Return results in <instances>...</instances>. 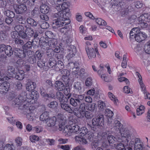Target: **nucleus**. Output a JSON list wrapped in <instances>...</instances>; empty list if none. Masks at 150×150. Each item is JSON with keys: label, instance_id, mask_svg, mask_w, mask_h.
<instances>
[{"label": "nucleus", "instance_id": "f257e3e1", "mask_svg": "<svg viewBox=\"0 0 150 150\" xmlns=\"http://www.w3.org/2000/svg\"><path fill=\"white\" fill-rule=\"evenodd\" d=\"M37 96V93L34 91L32 92L30 95L27 96L25 100H24L20 106V108L30 109V105L36 100Z\"/></svg>", "mask_w": 150, "mask_h": 150}, {"label": "nucleus", "instance_id": "f03ea898", "mask_svg": "<svg viewBox=\"0 0 150 150\" xmlns=\"http://www.w3.org/2000/svg\"><path fill=\"white\" fill-rule=\"evenodd\" d=\"M139 28H134L130 31L129 34L130 38H147L145 33L140 31Z\"/></svg>", "mask_w": 150, "mask_h": 150}, {"label": "nucleus", "instance_id": "7ed1b4c3", "mask_svg": "<svg viewBox=\"0 0 150 150\" xmlns=\"http://www.w3.org/2000/svg\"><path fill=\"white\" fill-rule=\"evenodd\" d=\"M56 118L55 117H53L49 118L45 122L46 125L45 126L47 127H53L52 130L54 131H57L59 128L58 125H56Z\"/></svg>", "mask_w": 150, "mask_h": 150}, {"label": "nucleus", "instance_id": "20e7f679", "mask_svg": "<svg viewBox=\"0 0 150 150\" xmlns=\"http://www.w3.org/2000/svg\"><path fill=\"white\" fill-rule=\"evenodd\" d=\"M86 51L88 58L90 59H93L96 57V53L99 54V52L97 48L94 49L89 47L87 46L86 47Z\"/></svg>", "mask_w": 150, "mask_h": 150}, {"label": "nucleus", "instance_id": "39448f33", "mask_svg": "<svg viewBox=\"0 0 150 150\" xmlns=\"http://www.w3.org/2000/svg\"><path fill=\"white\" fill-rule=\"evenodd\" d=\"M56 118L59 122L58 125L59 126L58 129L59 131H62L66 122V117L63 114L58 113L57 115Z\"/></svg>", "mask_w": 150, "mask_h": 150}, {"label": "nucleus", "instance_id": "423d86ee", "mask_svg": "<svg viewBox=\"0 0 150 150\" xmlns=\"http://www.w3.org/2000/svg\"><path fill=\"white\" fill-rule=\"evenodd\" d=\"M104 122V116L103 115H98L92 120V125L95 127L102 126Z\"/></svg>", "mask_w": 150, "mask_h": 150}, {"label": "nucleus", "instance_id": "0eeeda50", "mask_svg": "<svg viewBox=\"0 0 150 150\" xmlns=\"http://www.w3.org/2000/svg\"><path fill=\"white\" fill-rule=\"evenodd\" d=\"M25 35L22 36V38H31L33 37V38H37L38 36L37 33H35L31 28H28L27 26L25 32Z\"/></svg>", "mask_w": 150, "mask_h": 150}, {"label": "nucleus", "instance_id": "6e6552de", "mask_svg": "<svg viewBox=\"0 0 150 150\" xmlns=\"http://www.w3.org/2000/svg\"><path fill=\"white\" fill-rule=\"evenodd\" d=\"M112 125L113 127L111 129L116 132H119L120 133L123 129L122 125L118 120H115Z\"/></svg>", "mask_w": 150, "mask_h": 150}, {"label": "nucleus", "instance_id": "1a4fd4ad", "mask_svg": "<svg viewBox=\"0 0 150 150\" xmlns=\"http://www.w3.org/2000/svg\"><path fill=\"white\" fill-rule=\"evenodd\" d=\"M13 52L16 56L21 58H23L25 57L27 53L26 51H24L17 48L14 49Z\"/></svg>", "mask_w": 150, "mask_h": 150}, {"label": "nucleus", "instance_id": "9d476101", "mask_svg": "<svg viewBox=\"0 0 150 150\" xmlns=\"http://www.w3.org/2000/svg\"><path fill=\"white\" fill-rule=\"evenodd\" d=\"M68 51L67 57L69 59H70L75 55L76 52V47L73 45H71L69 47Z\"/></svg>", "mask_w": 150, "mask_h": 150}, {"label": "nucleus", "instance_id": "9b49d317", "mask_svg": "<svg viewBox=\"0 0 150 150\" xmlns=\"http://www.w3.org/2000/svg\"><path fill=\"white\" fill-rule=\"evenodd\" d=\"M10 87V84L6 81L0 83V92L6 93Z\"/></svg>", "mask_w": 150, "mask_h": 150}, {"label": "nucleus", "instance_id": "f8f14e48", "mask_svg": "<svg viewBox=\"0 0 150 150\" xmlns=\"http://www.w3.org/2000/svg\"><path fill=\"white\" fill-rule=\"evenodd\" d=\"M120 134L122 137L129 139L131 134L130 130L127 128H123L120 132Z\"/></svg>", "mask_w": 150, "mask_h": 150}, {"label": "nucleus", "instance_id": "ddd939ff", "mask_svg": "<svg viewBox=\"0 0 150 150\" xmlns=\"http://www.w3.org/2000/svg\"><path fill=\"white\" fill-rule=\"evenodd\" d=\"M24 27L26 28L27 27V25L23 24L22 25H15L14 27L15 30L17 31L19 33V34L21 36V38L23 35H25V32L23 31Z\"/></svg>", "mask_w": 150, "mask_h": 150}, {"label": "nucleus", "instance_id": "4468645a", "mask_svg": "<svg viewBox=\"0 0 150 150\" xmlns=\"http://www.w3.org/2000/svg\"><path fill=\"white\" fill-rule=\"evenodd\" d=\"M81 130H80L78 132L80 134V136H84L87 134V133L88 132V134H87V137L88 139H91V138H92L94 136L93 134L91 132H88L87 129L85 127H83L82 128H81Z\"/></svg>", "mask_w": 150, "mask_h": 150}, {"label": "nucleus", "instance_id": "2eb2a0df", "mask_svg": "<svg viewBox=\"0 0 150 150\" xmlns=\"http://www.w3.org/2000/svg\"><path fill=\"white\" fill-rule=\"evenodd\" d=\"M27 10V8L26 5L22 4L18 5L16 11L17 13L22 14L25 13Z\"/></svg>", "mask_w": 150, "mask_h": 150}, {"label": "nucleus", "instance_id": "dca6fc26", "mask_svg": "<svg viewBox=\"0 0 150 150\" xmlns=\"http://www.w3.org/2000/svg\"><path fill=\"white\" fill-rule=\"evenodd\" d=\"M55 88L58 91H62L65 89L64 83L59 81H56L54 84Z\"/></svg>", "mask_w": 150, "mask_h": 150}, {"label": "nucleus", "instance_id": "f3484780", "mask_svg": "<svg viewBox=\"0 0 150 150\" xmlns=\"http://www.w3.org/2000/svg\"><path fill=\"white\" fill-rule=\"evenodd\" d=\"M28 24V28H31V27H35L36 26L38 23L35 21L34 20L31 18H28L26 19V23Z\"/></svg>", "mask_w": 150, "mask_h": 150}, {"label": "nucleus", "instance_id": "a211bd4d", "mask_svg": "<svg viewBox=\"0 0 150 150\" xmlns=\"http://www.w3.org/2000/svg\"><path fill=\"white\" fill-rule=\"evenodd\" d=\"M36 86L35 83L28 81L26 85V89L27 91H31L35 89Z\"/></svg>", "mask_w": 150, "mask_h": 150}, {"label": "nucleus", "instance_id": "6ab92c4d", "mask_svg": "<svg viewBox=\"0 0 150 150\" xmlns=\"http://www.w3.org/2000/svg\"><path fill=\"white\" fill-rule=\"evenodd\" d=\"M4 144L2 142H0V150H3ZM12 146H14V144H7L6 145L4 148L3 150H13V148Z\"/></svg>", "mask_w": 150, "mask_h": 150}, {"label": "nucleus", "instance_id": "aec40b11", "mask_svg": "<svg viewBox=\"0 0 150 150\" xmlns=\"http://www.w3.org/2000/svg\"><path fill=\"white\" fill-rule=\"evenodd\" d=\"M56 97L57 99L59 100L60 103L61 102H64L67 101V99L66 98H64L63 93L59 91H57L56 93Z\"/></svg>", "mask_w": 150, "mask_h": 150}, {"label": "nucleus", "instance_id": "412c9836", "mask_svg": "<svg viewBox=\"0 0 150 150\" xmlns=\"http://www.w3.org/2000/svg\"><path fill=\"white\" fill-rule=\"evenodd\" d=\"M60 105L64 110L69 113H72V109L68 104L65 103L64 102H61L60 103Z\"/></svg>", "mask_w": 150, "mask_h": 150}, {"label": "nucleus", "instance_id": "4be33fe9", "mask_svg": "<svg viewBox=\"0 0 150 150\" xmlns=\"http://www.w3.org/2000/svg\"><path fill=\"white\" fill-rule=\"evenodd\" d=\"M136 75L138 78V81L140 85L141 88L142 90H144L145 89V86L143 82L142 78L141 75L138 72H136Z\"/></svg>", "mask_w": 150, "mask_h": 150}, {"label": "nucleus", "instance_id": "5701e85b", "mask_svg": "<svg viewBox=\"0 0 150 150\" xmlns=\"http://www.w3.org/2000/svg\"><path fill=\"white\" fill-rule=\"evenodd\" d=\"M49 118V115L47 112H45L42 113L40 115L39 117V119L40 121L45 122Z\"/></svg>", "mask_w": 150, "mask_h": 150}, {"label": "nucleus", "instance_id": "b1692460", "mask_svg": "<svg viewBox=\"0 0 150 150\" xmlns=\"http://www.w3.org/2000/svg\"><path fill=\"white\" fill-rule=\"evenodd\" d=\"M24 72L23 70H19L18 72L15 75V78L18 80H21L24 78Z\"/></svg>", "mask_w": 150, "mask_h": 150}, {"label": "nucleus", "instance_id": "393cba45", "mask_svg": "<svg viewBox=\"0 0 150 150\" xmlns=\"http://www.w3.org/2000/svg\"><path fill=\"white\" fill-rule=\"evenodd\" d=\"M75 139L76 142L79 143L81 144H86L87 142L85 139L79 136H75Z\"/></svg>", "mask_w": 150, "mask_h": 150}, {"label": "nucleus", "instance_id": "a878e982", "mask_svg": "<svg viewBox=\"0 0 150 150\" xmlns=\"http://www.w3.org/2000/svg\"><path fill=\"white\" fill-rule=\"evenodd\" d=\"M24 99L23 97L19 96L14 100V103H14L15 105H17L20 106Z\"/></svg>", "mask_w": 150, "mask_h": 150}, {"label": "nucleus", "instance_id": "bb28decb", "mask_svg": "<svg viewBox=\"0 0 150 150\" xmlns=\"http://www.w3.org/2000/svg\"><path fill=\"white\" fill-rule=\"evenodd\" d=\"M138 20L149 22V15L148 13H144L142 15H141L138 18Z\"/></svg>", "mask_w": 150, "mask_h": 150}, {"label": "nucleus", "instance_id": "cd10ccee", "mask_svg": "<svg viewBox=\"0 0 150 150\" xmlns=\"http://www.w3.org/2000/svg\"><path fill=\"white\" fill-rule=\"evenodd\" d=\"M79 64L77 62L74 63L71 62L69 64V67H70V69L73 70L76 69V70H79Z\"/></svg>", "mask_w": 150, "mask_h": 150}, {"label": "nucleus", "instance_id": "c85d7f7f", "mask_svg": "<svg viewBox=\"0 0 150 150\" xmlns=\"http://www.w3.org/2000/svg\"><path fill=\"white\" fill-rule=\"evenodd\" d=\"M69 129L70 132L75 133L79 131V127L78 125L74 124L69 126Z\"/></svg>", "mask_w": 150, "mask_h": 150}, {"label": "nucleus", "instance_id": "c756f323", "mask_svg": "<svg viewBox=\"0 0 150 150\" xmlns=\"http://www.w3.org/2000/svg\"><path fill=\"white\" fill-rule=\"evenodd\" d=\"M4 51L8 57H10L13 54V52L12 48L10 46H6Z\"/></svg>", "mask_w": 150, "mask_h": 150}, {"label": "nucleus", "instance_id": "7c9ffc66", "mask_svg": "<svg viewBox=\"0 0 150 150\" xmlns=\"http://www.w3.org/2000/svg\"><path fill=\"white\" fill-rule=\"evenodd\" d=\"M70 104L74 106H76L80 104L79 100L75 97V98H71L70 100Z\"/></svg>", "mask_w": 150, "mask_h": 150}, {"label": "nucleus", "instance_id": "2f4dec72", "mask_svg": "<svg viewBox=\"0 0 150 150\" xmlns=\"http://www.w3.org/2000/svg\"><path fill=\"white\" fill-rule=\"evenodd\" d=\"M56 64V61L54 58H51L50 59L47 65L49 67L51 68L55 66Z\"/></svg>", "mask_w": 150, "mask_h": 150}, {"label": "nucleus", "instance_id": "473e14b6", "mask_svg": "<svg viewBox=\"0 0 150 150\" xmlns=\"http://www.w3.org/2000/svg\"><path fill=\"white\" fill-rule=\"evenodd\" d=\"M16 20L18 22L22 24L25 25L26 23V19L22 16L19 15L17 16Z\"/></svg>", "mask_w": 150, "mask_h": 150}, {"label": "nucleus", "instance_id": "72a5a7b5", "mask_svg": "<svg viewBox=\"0 0 150 150\" xmlns=\"http://www.w3.org/2000/svg\"><path fill=\"white\" fill-rule=\"evenodd\" d=\"M4 15L8 17L13 18L15 17V14L13 11L8 10L4 11Z\"/></svg>", "mask_w": 150, "mask_h": 150}, {"label": "nucleus", "instance_id": "f704fd0d", "mask_svg": "<svg viewBox=\"0 0 150 150\" xmlns=\"http://www.w3.org/2000/svg\"><path fill=\"white\" fill-rule=\"evenodd\" d=\"M64 67L63 63L61 61H59L58 63H56V66H55V69L57 71H59L62 69Z\"/></svg>", "mask_w": 150, "mask_h": 150}, {"label": "nucleus", "instance_id": "c9c22d12", "mask_svg": "<svg viewBox=\"0 0 150 150\" xmlns=\"http://www.w3.org/2000/svg\"><path fill=\"white\" fill-rule=\"evenodd\" d=\"M145 108L144 106L140 105L139 108L137 109V115H142L144 112Z\"/></svg>", "mask_w": 150, "mask_h": 150}, {"label": "nucleus", "instance_id": "e433bc0d", "mask_svg": "<svg viewBox=\"0 0 150 150\" xmlns=\"http://www.w3.org/2000/svg\"><path fill=\"white\" fill-rule=\"evenodd\" d=\"M96 19V22L97 24L100 25H106V22L104 20L100 18H97Z\"/></svg>", "mask_w": 150, "mask_h": 150}, {"label": "nucleus", "instance_id": "4c0bfd02", "mask_svg": "<svg viewBox=\"0 0 150 150\" xmlns=\"http://www.w3.org/2000/svg\"><path fill=\"white\" fill-rule=\"evenodd\" d=\"M29 59H28L29 62L31 64H34L36 61L35 56L34 54H30L28 56Z\"/></svg>", "mask_w": 150, "mask_h": 150}, {"label": "nucleus", "instance_id": "58836bf2", "mask_svg": "<svg viewBox=\"0 0 150 150\" xmlns=\"http://www.w3.org/2000/svg\"><path fill=\"white\" fill-rule=\"evenodd\" d=\"M141 144L139 139L138 138H136L135 139L134 148L142 147Z\"/></svg>", "mask_w": 150, "mask_h": 150}, {"label": "nucleus", "instance_id": "ea45409f", "mask_svg": "<svg viewBox=\"0 0 150 150\" xmlns=\"http://www.w3.org/2000/svg\"><path fill=\"white\" fill-rule=\"evenodd\" d=\"M144 50L146 54H150V42H147L145 45L144 46Z\"/></svg>", "mask_w": 150, "mask_h": 150}, {"label": "nucleus", "instance_id": "a19ab883", "mask_svg": "<svg viewBox=\"0 0 150 150\" xmlns=\"http://www.w3.org/2000/svg\"><path fill=\"white\" fill-rule=\"evenodd\" d=\"M108 140L110 144L114 143L116 140V138L113 135H109L108 136Z\"/></svg>", "mask_w": 150, "mask_h": 150}, {"label": "nucleus", "instance_id": "79ce46f5", "mask_svg": "<svg viewBox=\"0 0 150 150\" xmlns=\"http://www.w3.org/2000/svg\"><path fill=\"white\" fill-rule=\"evenodd\" d=\"M96 104L93 103L92 104L88 105L87 107V109L91 112L93 111L96 108Z\"/></svg>", "mask_w": 150, "mask_h": 150}, {"label": "nucleus", "instance_id": "37998d69", "mask_svg": "<svg viewBox=\"0 0 150 150\" xmlns=\"http://www.w3.org/2000/svg\"><path fill=\"white\" fill-rule=\"evenodd\" d=\"M58 104L56 101H52L48 104V106L50 108L54 109L56 108Z\"/></svg>", "mask_w": 150, "mask_h": 150}, {"label": "nucleus", "instance_id": "c03bdc74", "mask_svg": "<svg viewBox=\"0 0 150 150\" xmlns=\"http://www.w3.org/2000/svg\"><path fill=\"white\" fill-rule=\"evenodd\" d=\"M115 148L118 150H123L124 149V145L122 143H117L116 144H115Z\"/></svg>", "mask_w": 150, "mask_h": 150}, {"label": "nucleus", "instance_id": "a18cd8bd", "mask_svg": "<svg viewBox=\"0 0 150 150\" xmlns=\"http://www.w3.org/2000/svg\"><path fill=\"white\" fill-rule=\"evenodd\" d=\"M23 141L22 139L20 137H18L15 139V141L16 145L18 146H20L21 145Z\"/></svg>", "mask_w": 150, "mask_h": 150}, {"label": "nucleus", "instance_id": "49530a36", "mask_svg": "<svg viewBox=\"0 0 150 150\" xmlns=\"http://www.w3.org/2000/svg\"><path fill=\"white\" fill-rule=\"evenodd\" d=\"M132 47H134V51L137 53L140 54L142 52V48L138 45H137L135 47L132 46Z\"/></svg>", "mask_w": 150, "mask_h": 150}, {"label": "nucleus", "instance_id": "de8ad7c7", "mask_svg": "<svg viewBox=\"0 0 150 150\" xmlns=\"http://www.w3.org/2000/svg\"><path fill=\"white\" fill-rule=\"evenodd\" d=\"M139 22V24L142 28H146L148 26V24L146 23V22L145 21H139L138 20Z\"/></svg>", "mask_w": 150, "mask_h": 150}, {"label": "nucleus", "instance_id": "09e8293b", "mask_svg": "<svg viewBox=\"0 0 150 150\" xmlns=\"http://www.w3.org/2000/svg\"><path fill=\"white\" fill-rule=\"evenodd\" d=\"M49 24L48 23L45 21H43L40 24L41 28L43 29H45L48 28L49 27Z\"/></svg>", "mask_w": 150, "mask_h": 150}, {"label": "nucleus", "instance_id": "8fccbe9b", "mask_svg": "<svg viewBox=\"0 0 150 150\" xmlns=\"http://www.w3.org/2000/svg\"><path fill=\"white\" fill-rule=\"evenodd\" d=\"M30 139L32 142H35V141H39V138L38 136L33 135L30 136Z\"/></svg>", "mask_w": 150, "mask_h": 150}, {"label": "nucleus", "instance_id": "3c124183", "mask_svg": "<svg viewBox=\"0 0 150 150\" xmlns=\"http://www.w3.org/2000/svg\"><path fill=\"white\" fill-rule=\"evenodd\" d=\"M98 107L101 110H102L106 108V105L104 102L100 101L98 102Z\"/></svg>", "mask_w": 150, "mask_h": 150}, {"label": "nucleus", "instance_id": "603ef678", "mask_svg": "<svg viewBox=\"0 0 150 150\" xmlns=\"http://www.w3.org/2000/svg\"><path fill=\"white\" fill-rule=\"evenodd\" d=\"M105 113L106 115L110 118L113 115L112 112L109 109H106Z\"/></svg>", "mask_w": 150, "mask_h": 150}, {"label": "nucleus", "instance_id": "864d4df0", "mask_svg": "<svg viewBox=\"0 0 150 150\" xmlns=\"http://www.w3.org/2000/svg\"><path fill=\"white\" fill-rule=\"evenodd\" d=\"M85 83L86 86H91L92 84V81L91 78L90 77L87 78L85 81Z\"/></svg>", "mask_w": 150, "mask_h": 150}, {"label": "nucleus", "instance_id": "5fc2aeb1", "mask_svg": "<svg viewBox=\"0 0 150 150\" xmlns=\"http://www.w3.org/2000/svg\"><path fill=\"white\" fill-rule=\"evenodd\" d=\"M11 38H19V37H21L18 32L15 31H12L11 33Z\"/></svg>", "mask_w": 150, "mask_h": 150}, {"label": "nucleus", "instance_id": "6e6d98bb", "mask_svg": "<svg viewBox=\"0 0 150 150\" xmlns=\"http://www.w3.org/2000/svg\"><path fill=\"white\" fill-rule=\"evenodd\" d=\"M85 117L87 119H91L94 116L93 113L86 111Z\"/></svg>", "mask_w": 150, "mask_h": 150}, {"label": "nucleus", "instance_id": "4d7b16f0", "mask_svg": "<svg viewBox=\"0 0 150 150\" xmlns=\"http://www.w3.org/2000/svg\"><path fill=\"white\" fill-rule=\"evenodd\" d=\"M72 113H73L77 117H79V111L78 108H73L72 109Z\"/></svg>", "mask_w": 150, "mask_h": 150}, {"label": "nucleus", "instance_id": "13d9d810", "mask_svg": "<svg viewBox=\"0 0 150 150\" xmlns=\"http://www.w3.org/2000/svg\"><path fill=\"white\" fill-rule=\"evenodd\" d=\"M31 47L30 42H27L25 44L23 47V49L25 50H27Z\"/></svg>", "mask_w": 150, "mask_h": 150}, {"label": "nucleus", "instance_id": "bf43d9fd", "mask_svg": "<svg viewBox=\"0 0 150 150\" xmlns=\"http://www.w3.org/2000/svg\"><path fill=\"white\" fill-rule=\"evenodd\" d=\"M38 65L40 68L44 67L45 66V63L44 62L42 61L41 59H39L37 62Z\"/></svg>", "mask_w": 150, "mask_h": 150}, {"label": "nucleus", "instance_id": "052dcab7", "mask_svg": "<svg viewBox=\"0 0 150 150\" xmlns=\"http://www.w3.org/2000/svg\"><path fill=\"white\" fill-rule=\"evenodd\" d=\"M64 40H63V41H62L61 43V44L62 45V44H65L70 43L72 41L70 39V38H64Z\"/></svg>", "mask_w": 150, "mask_h": 150}, {"label": "nucleus", "instance_id": "680f3d73", "mask_svg": "<svg viewBox=\"0 0 150 150\" xmlns=\"http://www.w3.org/2000/svg\"><path fill=\"white\" fill-rule=\"evenodd\" d=\"M45 35L46 36V38H53L54 36L53 33L51 31H47L45 33Z\"/></svg>", "mask_w": 150, "mask_h": 150}, {"label": "nucleus", "instance_id": "e2e57ef3", "mask_svg": "<svg viewBox=\"0 0 150 150\" xmlns=\"http://www.w3.org/2000/svg\"><path fill=\"white\" fill-rule=\"evenodd\" d=\"M61 72L63 75V77H67L69 75V72L67 69L62 70Z\"/></svg>", "mask_w": 150, "mask_h": 150}, {"label": "nucleus", "instance_id": "0e129e2a", "mask_svg": "<svg viewBox=\"0 0 150 150\" xmlns=\"http://www.w3.org/2000/svg\"><path fill=\"white\" fill-rule=\"evenodd\" d=\"M74 86L75 89L78 91L81 90V84L79 82L75 83Z\"/></svg>", "mask_w": 150, "mask_h": 150}, {"label": "nucleus", "instance_id": "69168bd1", "mask_svg": "<svg viewBox=\"0 0 150 150\" xmlns=\"http://www.w3.org/2000/svg\"><path fill=\"white\" fill-rule=\"evenodd\" d=\"M86 112V110H80L79 111V117H78L79 118H82L84 117Z\"/></svg>", "mask_w": 150, "mask_h": 150}, {"label": "nucleus", "instance_id": "338daca9", "mask_svg": "<svg viewBox=\"0 0 150 150\" xmlns=\"http://www.w3.org/2000/svg\"><path fill=\"white\" fill-rule=\"evenodd\" d=\"M35 0H27L26 2L27 4L30 7H32L34 5Z\"/></svg>", "mask_w": 150, "mask_h": 150}, {"label": "nucleus", "instance_id": "774afa93", "mask_svg": "<svg viewBox=\"0 0 150 150\" xmlns=\"http://www.w3.org/2000/svg\"><path fill=\"white\" fill-rule=\"evenodd\" d=\"M134 5L137 8H140L142 7L143 4L140 1H137L135 3Z\"/></svg>", "mask_w": 150, "mask_h": 150}]
</instances>
